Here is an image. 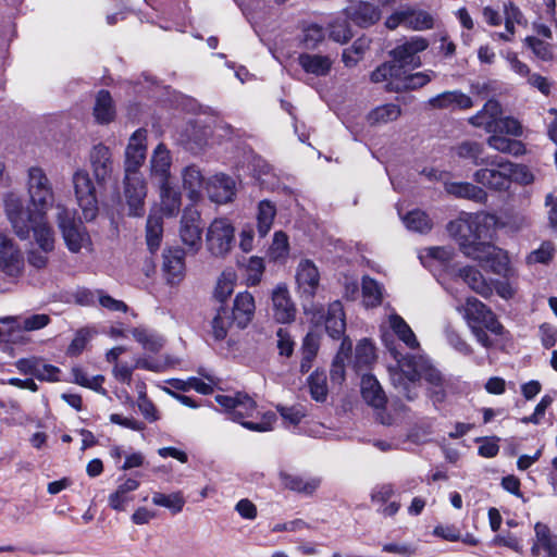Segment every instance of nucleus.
I'll return each instance as SVG.
<instances>
[{
  "mask_svg": "<svg viewBox=\"0 0 557 557\" xmlns=\"http://www.w3.org/2000/svg\"><path fill=\"white\" fill-rule=\"evenodd\" d=\"M396 366L389 367V376L392 384L408 400H413L418 393L416 384L424 379L433 387L431 388V398L434 403H443L446 398L444 380L441 372L433 368L429 360L423 356L406 355L400 356L396 350L391 351Z\"/></svg>",
  "mask_w": 557,
  "mask_h": 557,
  "instance_id": "f257e3e1",
  "label": "nucleus"
},
{
  "mask_svg": "<svg viewBox=\"0 0 557 557\" xmlns=\"http://www.w3.org/2000/svg\"><path fill=\"white\" fill-rule=\"evenodd\" d=\"M4 211L20 238H27L29 232L33 231L35 240L41 250L45 252L53 250V231L46 222V214L32 213L29 209H25L22 198L14 193L5 195Z\"/></svg>",
  "mask_w": 557,
  "mask_h": 557,
  "instance_id": "f03ea898",
  "label": "nucleus"
},
{
  "mask_svg": "<svg viewBox=\"0 0 557 557\" xmlns=\"http://www.w3.org/2000/svg\"><path fill=\"white\" fill-rule=\"evenodd\" d=\"M457 310L462 314L476 342L486 349L495 347L496 337H504L507 333L494 312L474 297H468Z\"/></svg>",
  "mask_w": 557,
  "mask_h": 557,
  "instance_id": "7ed1b4c3",
  "label": "nucleus"
},
{
  "mask_svg": "<svg viewBox=\"0 0 557 557\" xmlns=\"http://www.w3.org/2000/svg\"><path fill=\"white\" fill-rule=\"evenodd\" d=\"M215 401L228 413L230 419L253 432H268L276 420L272 412L259 413L256 401L245 393L216 395Z\"/></svg>",
  "mask_w": 557,
  "mask_h": 557,
  "instance_id": "20e7f679",
  "label": "nucleus"
},
{
  "mask_svg": "<svg viewBox=\"0 0 557 557\" xmlns=\"http://www.w3.org/2000/svg\"><path fill=\"white\" fill-rule=\"evenodd\" d=\"M495 224L496 218L493 214L479 212L469 215L467 219L449 222L447 230L456 238L460 250L466 255L463 244L473 248L480 245H491L485 239L492 236Z\"/></svg>",
  "mask_w": 557,
  "mask_h": 557,
  "instance_id": "39448f33",
  "label": "nucleus"
},
{
  "mask_svg": "<svg viewBox=\"0 0 557 557\" xmlns=\"http://www.w3.org/2000/svg\"><path fill=\"white\" fill-rule=\"evenodd\" d=\"M57 223L67 249L77 253L90 245V237L82 222L75 219V212L62 205L57 206Z\"/></svg>",
  "mask_w": 557,
  "mask_h": 557,
  "instance_id": "423d86ee",
  "label": "nucleus"
},
{
  "mask_svg": "<svg viewBox=\"0 0 557 557\" xmlns=\"http://www.w3.org/2000/svg\"><path fill=\"white\" fill-rule=\"evenodd\" d=\"M234 242L235 226L228 218H215L211 221L206 233V244L208 251L213 257H226L231 252Z\"/></svg>",
  "mask_w": 557,
  "mask_h": 557,
  "instance_id": "0eeeda50",
  "label": "nucleus"
},
{
  "mask_svg": "<svg viewBox=\"0 0 557 557\" xmlns=\"http://www.w3.org/2000/svg\"><path fill=\"white\" fill-rule=\"evenodd\" d=\"M27 190L30 198L32 213L47 214L53 206L54 194L51 183L42 169L32 166L28 170Z\"/></svg>",
  "mask_w": 557,
  "mask_h": 557,
  "instance_id": "6e6552de",
  "label": "nucleus"
},
{
  "mask_svg": "<svg viewBox=\"0 0 557 557\" xmlns=\"http://www.w3.org/2000/svg\"><path fill=\"white\" fill-rule=\"evenodd\" d=\"M485 163L487 166L474 172V182L492 190H508L511 161L496 157L490 162L485 160Z\"/></svg>",
  "mask_w": 557,
  "mask_h": 557,
  "instance_id": "1a4fd4ad",
  "label": "nucleus"
},
{
  "mask_svg": "<svg viewBox=\"0 0 557 557\" xmlns=\"http://www.w3.org/2000/svg\"><path fill=\"white\" fill-rule=\"evenodd\" d=\"M466 256L481 263V265L495 274L508 276L510 272L507 255L494 245H480L476 247L465 245Z\"/></svg>",
  "mask_w": 557,
  "mask_h": 557,
  "instance_id": "9d476101",
  "label": "nucleus"
},
{
  "mask_svg": "<svg viewBox=\"0 0 557 557\" xmlns=\"http://www.w3.org/2000/svg\"><path fill=\"white\" fill-rule=\"evenodd\" d=\"M74 191L77 205L82 209L83 216L86 221H91L98 213V201L96 197V189L85 171H77L73 175Z\"/></svg>",
  "mask_w": 557,
  "mask_h": 557,
  "instance_id": "9b49d317",
  "label": "nucleus"
},
{
  "mask_svg": "<svg viewBox=\"0 0 557 557\" xmlns=\"http://www.w3.org/2000/svg\"><path fill=\"white\" fill-rule=\"evenodd\" d=\"M182 243L194 253L198 252L201 247V215L200 212L187 207L183 211L178 230Z\"/></svg>",
  "mask_w": 557,
  "mask_h": 557,
  "instance_id": "f8f14e48",
  "label": "nucleus"
},
{
  "mask_svg": "<svg viewBox=\"0 0 557 557\" xmlns=\"http://www.w3.org/2000/svg\"><path fill=\"white\" fill-rule=\"evenodd\" d=\"M0 271L12 280L18 278L24 271V258L14 242L0 233Z\"/></svg>",
  "mask_w": 557,
  "mask_h": 557,
  "instance_id": "ddd939ff",
  "label": "nucleus"
},
{
  "mask_svg": "<svg viewBox=\"0 0 557 557\" xmlns=\"http://www.w3.org/2000/svg\"><path fill=\"white\" fill-rule=\"evenodd\" d=\"M429 47V41L421 36H413L398 45L391 51V55L397 65L419 67L421 60L418 53L424 51Z\"/></svg>",
  "mask_w": 557,
  "mask_h": 557,
  "instance_id": "4468645a",
  "label": "nucleus"
},
{
  "mask_svg": "<svg viewBox=\"0 0 557 557\" xmlns=\"http://www.w3.org/2000/svg\"><path fill=\"white\" fill-rule=\"evenodd\" d=\"M147 188L140 174L125 175L124 196L128 206V214L141 216L145 213V198Z\"/></svg>",
  "mask_w": 557,
  "mask_h": 557,
  "instance_id": "2eb2a0df",
  "label": "nucleus"
},
{
  "mask_svg": "<svg viewBox=\"0 0 557 557\" xmlns=\"http://www.w3.org/2000/svg\"><path fill=\"white\" fill-rule=\"evenodd\" d=\"M315 324L324 323L327 334L332 338H341L346 330L345 312L341 301L330 304L326 311L321 310L313 314Z\"/></svg>",
  "mask_w": 557,
  "mask_h": 557,
  "instance_id": "dca6fc26",
  "label": "nucleus"
},
{
  "mask_svg": "<svg viewBox=\"0 0 557 557\" xmlns=\"http://www.w3.org/2000/svg\"><path fill=\"white\" fill-rule=\"evenodd\" d=\"M146 131L143 128L137 129L131 136L125 149V175L140 174L139 169L146 159Z\"/></svg>",
  "mask_w": 557,
  "mask_h": 557,
  "instance_id": "f3484780",
  "label": "nucleus"
},
{
  "mask_svg": "<svg viewBox=\"0 0 557 557\" xmlns=\"http://www.w3.org/2000/svg\"><path fill=\"white\" fill-rule=\"evenodd\" d=\"M500 115H503L502 104L496 99H490L480 111L468 119V122L473 127L482 128L491 134L498 131Z\"/></svg>",
  "mask_w": 557,
  "mask_h": 557,
  "instance_id": "a211bd4d",
  "label": "nucleus"
},
{
  "mask_svg": "<svg viewBox=\"0 0 557 557\" xmlns=\"http://www.w3.org/2000/svg\"><path fill=\"white\" fill-rule=\"evenodd\" d=\"M273 318L278 323H289L296 317V308L285 284H278L271 294Z\"/></svg>",
  "mask_w": 557,
  "mask_h": 557,
  "instance_id": "6ab92c4d",
  "label": "nucleus"
},
{
  "mask_svg": "<svg viewBox=\"0 0 557 557\" xmlns=\"http://www.w3.org/2000/svg\"><path fill=\"white\" fill-rule=\"evenodd\" d=\"M207 193L213 202L227 203L236 195V183L231 176L216 174L207 183Z\"/></svg>",
  "mask_w": 557,
  "mask_h": 557,
  "instance_id": "aec40b11",
  "label": "nucleus"
},
{
  "mask_svg": "<svg viewBox=\"0 0 557 557\" xmlns=\"http://www.w3.org/2000/svg\"><path fill=\"white\" fill-rule=\"evenodd\" d=\"M428 104L438 110H468L473 107V100L461 90H447L430 98Z\"/></svg>",
  "mask_w": 557,
  "mask_h": 557,
  "instance_id": "412c9836",
  "label": "nucleus"
},
{
  "mask_svg": "<svg viewBox=\"0 0 557 557\" xmlns=\"http://www.w3.org/2000/svg\"><path fill=\"white\" fill-rule=\"evenodd\" d=\"M534 533L535 539L531 547L532 555L539 556L543 552L544 557H557V534L542 522L535 523Z\"/></svg>",
  "mask_w": 557,
  "mask_h": 557,
  "instance_id": "4be33fe9",
  "label": "nucleus"
},
{
  "mask_svg": "<svg viewBox=\"0 0 557 557\" xmlns=\"http://www.w3.org/2000/svg\"><path fill=\"white\" fill-rule=\"evenodd\" d=\"M347 18L360 27H369L381 18V10L377 5L367 1L351 3L346 9Z\"/></svg>",
  "mask_w": 557,
  "mask_h": 557,
  "instance_id": "5701e85b",
  "label": "nucleus"
},
{
  "mask_svg": "<svg viewBox=\"0 0 557 557\" xmlns=\"http://www.w3.org/2000/svg\"><path fill=\"white\" fill-rule=\"evenodd\" d=\"M185 251L181 248H170L163 252V272L170 284H177L185 274Z\"/></svg>",
  "mask_w": 557,
  "mask_h": 557,
  "instance_id": "b1692460",
  "label": "nucleus"
},
{
  "mask_svg": "<svg viewBox=\"0 0 557 557\" xmlns=\"http://www.w3.org/2000/svg\"><path fill=\"white\" fill-rule=\"evenodd\" d=\"M320 274L318 268L310 260H301L296 271V282L299 290L312 297L319 286Z\"/></svg>",
  "mask_w": 557,
  "mask_h": 557,
  "instance_id": "393cba45",
  "label": "nucleus"
},
{
  "mask_svg": "<svg viewBox=\"0 0 557 557\" xmlns=\"http://www.w3.org/2000/svg\"><path fill=\"white\" fill-rule=\"evenodd\" d=\"M299 66L310 75L326 76L332 69L333 61L329 55L319 53H300L297 58Z\"/></svg>",
  "mask_w": 557,
  "mask_h": 557,
  "instance_id": "a878e982",
  "label": "nucleus"
},
{
  "mask_svg": "<svg viewBox=\"0 0 557 557\" xmlns=\"http://www.w3.org/2000/svg\"><path fill=\"white\" fill-rule=\"evenodd\" d=\"M256 310L255 298L249 292L236 295L233 306V320L238 327L244 329L252 320Z\"/></svg>",
  "mask_w": 557,
  "mask_h": 557,
  "instance_id": "bb28decb",
  "label": "nucleus"
},
{
  "mask_svg": "<svg viewBox=\"0 0 557 557\" xmlns=\"http://www.w3.org/2000/svg\"><path fill=\"white\" fill-rule=\"evenodd\" d=\"M436 77V73L432 70H426L424 72H417L413 74H401L399 79L392 83L389 86V91H405V90H414L419 89L426 84H429L433 78Z\"/></svg>",
  "mask_w": 557,
  "mask_h": 557,
  "instance_id": "cd10ccee",
  "label": "nucleus"
},
{
  "mask_svg": "<svg viewBox=\"0 0 557 557\" xmlns=\"http://www.w3.org/2000/svg\"><path fill=\"white\" fill-rule=\"evenodd\" d=\"M139 487V481L135 479H126L120 483L115 492L111 493L108 498L109 506L116 511L126 510L128 504L134 499L132 495Z\"/></svg>",
  "mask_w": 557,
  "mask_h": 557,
  "instance_id": "c85d7f7f",
  "label": "nucleus"
},
{
  "mask_svg": "<svg viewBox=\"0 0 557 557\" xmlns=\"http://www.w3.org/2000/svg\"><path fill=\"white\" fill-rule=\"evenodd\" d=\"M445 190L457 197L484 203L487 200V193L480 186L469 182H450L445 184Z\"/></svg>",
  "mask_w": 557,
  "mask_h": 557,
  "instance_id": "c756f323",
  "label": "nucleus"
},
{
  "mask_svg": "<svg viewBox=\"0 0 557 557\" xmlns=\"http://www.w3.org/2000/svg\"><path fill=\"white\" fill-rule=\"evenodd\" d=\"M171 163L172 158L169 149L165 145L159 144L150 159L151 173L159 178V183L169 182Z\"/></svg>",
  "mask_w": 557,
  "mask_h": 557,
  "instance_id": "7c9ffc66",
  "label": "nucleus"
},
{
  "mask_svg": "<svg viewBox=\"0 0 557 557\" xmlns=\"http://www.w3.org/2000/svg\"><path fill=\"white\" fill-rule=\"evenodd\" d=\"M486 144L490 148L500 153L513 157H519L525 153V146L522 141L508 138L498 132L491 133L486 139Z\"/></svg>",
  "mask_w": 557,
  "mask_h": 557,
  "instance_id": "2f4dec72",
  "label": "nucleus"
},
{
  "mask_svg": "<svg viewBox=\"0 0 557 557\" xmlns=\"http://www.w3.org/2000/svg\"><path fill=\"white\" fill-rule=\"evenodd\" d=\"M94 174L98 181H104L112 171L110 149L99 144L95 146L90 153Z\"/></svg>",
  "mask_w": 557,
  "mask_h": 557,
  "instance_id": "473e14b6",
  "label": "nucleus"
},
{
  "mask_svg": "<svg viewBox=\"0 0 557 557\" xmlns=\"http://www.w3.org/2000/svg\"><path fill=\"white\" fill-rule=\"evenodd\" d=\"M361 395L372 407L382 408L386 404V396L379 381L371 374H364L361 379Z\"/></svg>",
  "mask_w": 557,
  "mask_h": 557,
  "instance_id": "72a5a7b5",
  "label": "nucleus"
},
{
  "mask_svg": "<svg viewBox=\"0 0 557 557\" xmlns=\"http://www.w3.org/2000/svg\"><path fill=\"white\" fill-rule=\"evenodd\" d=\"M280 479L282 484L294 492L311 495L320 486V479L318 478H302L294 475L285 471L280 472Z\"/></svg>",
  "mask_w": 557,
  "mask_h": 557,
  "instance_id": "f704fd0d",
  "label": "nucleus"
},
{
  "mask_svg": "<svg viewBox=\"0 0 557 557\" xmlns=\"http://www.w3.org/2000/svg\"><path fill=\"white\" fill-rule=\"evenodd\" d=\"M161 210L169 216L178 213L182 205L181 193L176 190L169 182L159 183Z\"/></svg>",
  "mask_w": 557,
  "mask_h": 557,
  "instance_id": "c9c22d12",
  "label": "nucleus"
},
{
  "mask_svg": "<svg viewBox=\"0 0 557 557\" xmlns=\"http://www.w3.org/2000/svg\"><path fill=\"white\" fill-rule=\"evenodd\" d=\"M459 276L475 293L483 297L492 294L491 284L484 278L482 273L473 267H465L459 270Z\"/></svg>",
  "mask_w": 557,
  "mask_h": 557,
  "instance_id": "e433bc0d",
  "label": "nucleus"
},
{
  "mask_svg": "<svg viewBox=\"0 0 557 557\" xmlns=\"http://www.w3.org/2000/svg\"><path fill=\"white\" fill-rule=\"evenodd\" d=\"M2 324H13L14 327L24 330L27 332L41 330L50 323V317L45 313H36L23 319L15 317L0 318Z\"/></svg>",
  "mask_w": 557,
  "mask_h": 557,
  "instance_id": "4c0bfd02",
  "label": "nucleus"
},
{
  "mask_svg": "<svg viewBox=\"0 0 557 557\" xmlns=\"http://www.w3.org/2000/svg\"><path fill=\"white\" fill-rule=\"evenodd\" d=\"M183 187L188 193V197L195 200L199 197L203 187V175L196 165H188L182 171Z\"/></svg>",
  "mask_w": 557,
  "mask_h": 557,
  "instance_id": "58836bf2",
  "label": "nucleus"
},
{
  "mask_svg": "<svg viewBox=\"0 0 557 557\" xmlns=\"http://www.w3.org/2000/svg\"><path fill=\"white\" fill-rule=\"evenodd\" d=\"M115 115L113 100L109 91L100 90L96 97L94 116L100 124L110 123Z\"/></svg>",
  "mask_w": 557,
  "mask_h": 557,
  "instance_id": "ea45409f",
  "label": "nucleus"
},
{
  "mask_svg": "<svg viewBox=\"0 0 557 557\" xmlns=\"http://www.w3.org/2000/svg\"><path fill=\"white\" fill-rule=\"evenodd\" d=\"M276 207L270 200H262L258 203L257 231L260 237H265L272 228Z\"/></svg>",
  "mask_w": 557,
  "mask_h": 557,
  "instance_id": "a19ab883",
  "label": "nucleus"
},
{
  "mask_svg": "<svg viewBox=\"0 0 557 557\" xmlns=\"http://www.w3.org/2000/svg\"><path fill=\"white\" fill-rule=\"evenodd\" d=\"M389 326L410 349L419 348V342L407 322L398 314L389 315Z\"/></svg>",
  "mask_w": 557,
  "mask_h": 557,
  "instance_id": "79ce46f5",
  "label": "nucleus"
},
{
  "mask_svg": "<svg viewBox=\"0 0 557 557\" xmlns=\"http://www.w3.org/2000/svg\"><path fill=\"white\" fill-rule=\"evenodd\" d=\"M236 281V272L233 269H225L216 281L214 298L222 304L225 302L233 294Z\"/></svg>",
  "mask_w": 557,
  "mask_h": 557,
  "instance_id": "37998d69",
  "label": "nucleus"
},
{
  "mask_svg": "<svg viewBox=\"0 0 557 557\" xmlns=\"http://www.w3.org/2000/svg\"><path fill=\"white\" fill-rule=\"evenodd\" d=\"M404 74L400 65L395 62H385L377 66L371 74V81L374 83L387 82V90L392 83L399 79V76Z\"/></svg>",
  "mask_w": 557,
  "mask_h": 557,
  "instance_id": "c03bdc74",
  "label": "nucleus"
},
{
  "mask_svg": "<svg viewBox=\"0 0 557 557\" xmlns=\"http://www.w3.org/2000/svg\"><path fill=\"white\" fill-rule=\"evenodd\" d=\"M403 222L409 231L417 233H428L431 231L433 223L429 215L419 209L408 212L403 216Z\"/></svg>",
  "mask_w": 557,
  "mask_h": 557,
  "instance_id": "a18cd8bd",
  "label": "nucleus"
},
{
  "mask_svg": "<svg viewBox=\"0 0 557 557\" xmlns=\"http://www.w3.org/2000/svg\"><path fill=\"white\" fill-rule=\"evenodd\" d=\"M163 221L160 215L150 214L146 225V240L150 251H156L161 244Z\"/></svg>",
  "mask_w": 557,
  "mask_h": 557,
  "instance_id": "49530a36",
  "label": "nucleus"
},
{
  "mask_svg": "<svg viewBox=\"0 0 557 557\" xmlns=\"http://www.w3.org/2000/svg\"><path fill=\"white\" fill-rule=\"evenodd\" d=\"M401 114V109L398 104L386 103L376 107L369 113V122L371 124H385L396 121Z\"/></svg>",
  "mask_w": 557,
  "mask_h": 557,
  "instance_id": "de8ad7c7",
  "label": "nucleus"
},
{
  "mask_svg": "<svg viewBox=\"0 0 557 557\" xmlns=\"http://www.w3.org/2000/svg\"><path fill=\"white\" fill-rule=\"evenodd\" d=\"M406 9V27L414 30H425L433 27V17L425 11L416 10L411 7Z\"/></svg>",
  "mask_w": 557,
  "mask_h": 557,
  "instance_id": "09e8293b",
  "label": "nucleus"
},
{
  "mask_svg": "<svg viewBox=\"0 0 557 557\" xmlns=\"http://www.w3.org/2000/svg\"><path fill=\"white\" fill-rule=\"evenodd\" d=\"M318 349H319V341H318V337L312 334V333H308L304 341H302V346H301V361H300V371L302 373H306L308 372L311 367H312V362L318 354Z\"/></svg>",
  "mask_w": 557,
  "mask_h": 557,
  "instance_id": "8fccbe9b",
  "label": "nucleus"
},
{
  "mask_svg": "<svg viewBox=\"0 0 557 557\" xmlns=\"http://www.w3.org/2000/svg\"><path fill=\"white\" fill-rule=\"evenodd\" d=\"M132 334L143 348L148 351L158 352L164 345V338L162 336L146 329H134Z\"/></svg>",
  "mask_w": 557,
  "mask_h": 557,
  "instance_id": "3c124183",
  "label": "nucleus"
},
{
  "mask_svg": "<svg viewBox=\"0 0 557 557\" xmlns=\"http://www.w3.org/2000/svg\"><path fill=\"white\" fill-rule=\"evenodd\" d=\"M152 503L156 506L164 507L176 515L181 512L185 505V498L182 492H174L172 494L154 493L152 495Z\"/></svg>",
  "mask_w": 557,
  "mask_h": 557,
  "instance_id": "603ef678",
  "label": "nucleus"
},
{
  "mask_svg": "<svg viewBox=\"0 0 557 557\" xmlns=\"http://www.w3.org/2000/svg\"><path fill=\"white\" fill-rule=\"evenodd\" d=\"M483 151L482 144L476 141H463L456 147V153L459 158L469 159L475 165L485 163V160L482 158Z\"/></svg>",
  "mask_w": 557,
  "mask_h": 557,
  "instance_id": "864d4df0",
  "label": "nucleus"
},
{
  "mask_svg": "<svg viewBox=\"0 0 557 557\" xmlns=\"http://www.w3.org/2000/svg\"><path fill=\"white\" fill-rule=\"evenodd\" d=\"M362 296L367 307L379 306L382 301V286L369 276L362 278Z\"/></svg>",
  "mask_w": 557,
  "mask_h": 557,
  "instance_id": "5fc2aeb1",
  "label": "nucleus"
},
{
  "mask_svg": "<svg viewBox=\"0 0 557 557\" xmlns=\"http://www.w3.org/2000/svg\"><path fill=\"white\" fill-rule=\"evenodd\" d=\"M308 387L312 399L324 401L327 397L326 375L324 372L314 371L308 377Z\"/></svg>",
  "mask_w": 557,
  "mask_h": 557,
  "instance_id": "6e6d98bb",
  "label": "nucleus"
},
{
  "mask_svg": "<svg viewBox=\"0 0 557 557\" xmlns=\"http://www.w3.org/2000/svg\"><path fill=\"white\" fill-rule=\"evenodd\" d=\"M505 14H506L505 27H506L508 34L496 33V34H494V36H496L497 38H499L502 40L510 41L512 38V35L515 34V23L519 24L521 22L522 13L513 3L510 2L505 5Z\"/></svg>",
  "mask_w": 557,
  "mask_h": 557,
  "instance_id": "4d7b16f0",
  "label": "nucleus"
},
{
  "mask_svg": "<svg viewBox=\"0 0 557 557\" xmlns=\"http://www.w3.org/2000/svg\"><path fill=\"white\" fill-rule=\"evenodd\" d=\"M330 38L338 44H346L352 38V32L346 18L336 17L330 24Z\"/></svg>",
  "mask_w": 557,
  "mask_h": 557,
  "instance_id": "13d9d810",
  "label": "nucleus"
},
{
  "mask_svg": "<svg viewBox=\"0 0 557 557\" xmlns=\"http://www.w3.org/2000/svg\"><path fill=\"white\" fill-rule=\"evenodd\" d=\"M289 252V244L287 235L282 232H275L273 235L272 244L269 248V257L273 261L285 259Z\"/></svg>",
  "mask_w": 557,
  "mask_h": 557,
  "instance_id": "bf43d9fd",
  "label": "nucleus"
},
{
  "mask_svg": "<svg viewBox=\"0 0 557 557\" xmlns=\"http://www.w3.org/2000/svg\"><path fill=\"white\" fill-rule=\"evenodd\" d=\"M355 366L358 369L370 366L375 359V348L371 342L363 339L356 347Z\"/></svg>",
  "mask_w": 557,
  "mask_h": 557,
  "instance_id": "052dcab7",
  "label": "nucleus"
},
{
  "mask_svg": "<svg viewBox=\"0 0 557 557\" xmlns=\"http://www.w3.org/2000/svg\"><path fill=\"white\" fill-rule=\"evenodd\" d=\"M421 262L426 267L430 260L446 263L453 258V249L449 247H429L419 256Z\"/></svg>",
  "mask_w": 557,
  "mask_h": 557,
  "instance_id": "680f3d73",
  "label": "nucleus"
},
{
  "mask_svg": "<svg viewBox=\"0 0 557 557\" xmlns=\"http://www.w3.org/2000/svg\"><path fill=\"white\" fill-rule=\"evenodd\" d=\"M264 272V262L262 258L250 257L246 264V281L248 286H256L260 283Z\"/></svg>",
  "mask_w": 557,
  "mask_h": 557,
  "instance_id": "e2e57ef3",
  "label": "nucleus"
},
{
  "mask_svg": "<svg viewBox=\"0 0 557 557\" xmlns=\"http://www.w3.org/2000/svg\"><path fill=\"white\" fill-rule=\"evenodd\" d=\"M95 331L89 327H83L78 330L67 347V355L77 356L79 355L92 338Z\"/></svg>",
  "mask_w": 557,
  "mask_h": 557,
  "instance_id": "0e129e2a",
  "label": "nucleus"
},
{
  "mask_svg": "<svg viewBox=\"0 0 557 557\" xmlns=\"http://www.w3.org/2000/svg\"><path fill=\"white\" fill-rule=\"evenodd\" d=\"M533 182L534 175L527 165L511 162V168L509 171V186L511 183L527 186Z\"/></svg>",
  "mask_w": 557,
  "mask_h": 557,
  "instance_id": "69168bd1",
  "label": "nucleus"
},
{
  "mask_svg": "<svg viewBox=\"0 0 557 557\" xmlns=\"http://www.w3.org/2000/svg\"><path fill=\"white\" fill-rule=\"evenodd\" d=\"M230 319L227 317V311L221 307L216 311V315L213 318L211 322L212 326V335L216 341H222L227 335V330L230 326Z\"/></svg>",
  "mask_w": 557,
  "mask_h": 557,
  "instance_id": "338daca9",
  "label": "nucleus"
},
{
  "mask_svg": "<svg viewBox=\"0 0 557 557\" xmlns=\"http://www.w3.org/2000/svg\"><path fill=\"white\" fill-rule=\"evenodd\" d=\"M325 36V32L322 26L318 24H309L302 29V44L306 48L313 49L315 48Z\"/></svg>",
  "mask_w": 557,
  "mask_h": 557,
  "instance_id": "774afa93",
  "label": "nucleus"
}]
</instances>
